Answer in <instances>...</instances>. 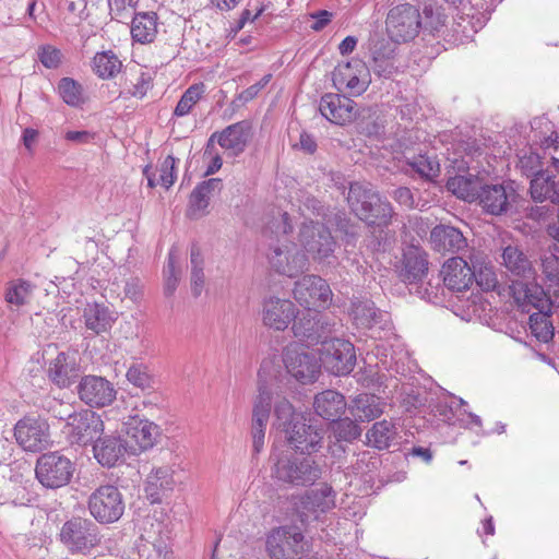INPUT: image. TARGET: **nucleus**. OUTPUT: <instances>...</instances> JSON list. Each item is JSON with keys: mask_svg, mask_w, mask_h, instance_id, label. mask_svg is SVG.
<instances>
[{"mask_svg": "<svg viewBox=\"0 0 559 559\" xmlns=\"http://www.w3.org/2000/svg\"><path fill=\"white\" fill-rule=\"evenodd\" d=\"M139 0H108L111 16L122 23H128V20L136 12Z\"/></svg>", "mask_w": 559, "mask_h": 559, "instance_id": "obj_57", "label": "nucleus"}, {"mask_svg": "<svg viewBox=\"0 0 559 559\" xmlns=\"http://www.w3.org/2000/svg\"><path fill=\"white\" fill-rule=\"evenodd\" d=\"M159 435V428L147 419H134L128 424L126 444L133 453L151 449Z\"/></svg>", "mask_w": 559, "mask_h": 559, "instance_id": "obj_28", "label": "nucleus"}, {"mask_svg": "<svg viewBox=\"0 0 559 559\" xmlns=\"http://www.w3.org/2000/svg\"><path fill=\"white\" fill-rule=\"evenodd\" d=\"M335 507V491L328 484L311 489L301 498L300 519L307 522L311 516L318 519L319 514L325 513Z\"/></svg>", "mask_w": 559, "mask_h": 559, "instance_id": "obj_24", "label": "nucleus"}, {"mask_svg": "<svg viewBox=\"0 0 559 559\" xmlns=\"http://www.w3.org/2000/svg\"><path fill=\"white\" fill-rule=\"evenodd\" d=\"M428 271L427 253L419 247L409 246L403 252L400 276L406 283L421 281Z\"/></svg>", "mask_w": 559, "mask_h": 559, "instance_id": "obj_31", "label": "nucleus"}, {"mask_svg": "<svg viewBox=\"0 0 559 559\" xmlns=\"http://www.w3.org/2000/svg\"><path fill=\"white\" fill-rule=\"evenodd\" d=\"M60 419L67 418L63 432L70 443L86 445L96 441L104 430V423L96 413L85 409L80 413L58 415Z\"/></svg>", "mask_w": 559, "mask_h": 559, "instance_id": "obj_11", "label": "nucleus"}, {"mask_svg": "<svg viewBox=\"0 0 559 559\" xmlns=\"http://www.w3.org/2000/svg\"><path fill=\"white\" fill-rule=\"evenodd\" d=\"M445 186L448 191L468 202L478 200L484 187L483 180L472 174L450 177Z\"/></svg>", "mask_w": 559, "mask_h": 559, "instance_id": "obj_38", "label": "nucleus"}, {"mask_svg": "<svg viewBox=\"0 0 559 559\" xmlns=\"http://www.w3.org/2000/svg\"><path fill=\"white\" fill-rule=\"evenodd\" d=\"M35 285L29 281L17 278L8 283L4 299L8 304L22 307L29 302Z\"/></svg>", "mask_w": 559, "mask_h": 559, "instance_id": "obj_43", "label": "nucleus"}, {"mask_svg": "<svg viewBox=\"0 0 559 559\" xmlns=\"http://www.w3.org/2000/svg\"><path fill=\"white\" fill-rule=\"evenodd\" d=\"M532 308L535 313L551 312L552 302L543 287L537 284H526V313H531Z\"/></svg>", "mask_w": 559, "mask_h": 559, "instance_id": "obj_49", "label": "nucleus"}, {"mask_svg": "<svg viewBox=\"0 0 559 559\" xmlns=\"http://www.w3.org/2000/svg\"><path fill=\"white\" fill-rule=\"evenodd\" d=\"M84 323L87 330L99 335L109 331L114 323V318L109 309L99 304H87L83 311Z\"/></svg>", "mask_w": 559, "mask_h": 559, "instance_id": "obj_40", "label": "nucleus"}, {"mask_svg": "<svg viewBox=\"0 0 559 559\" xmlns=\"http://www.w3.org/2000/svg\"><path fill=\"white\" fill-rule=\"evenodd\" d=\"M396 44L391 39L382 38L371 46V69L378 76L388 79L396 72L394 64Z\"/></svg>", "mask_w": 559, "mask_h": 559, "instance_id": "obj_30", "label": "nucleus"}, {"mask_svg": "<svg viewBox=\"0 0 559 559\" xmlns=\"http://www.w3.org/2000/svg\"><path fill=\"white\" fill-rule=\"evenodd\" d=\"M130 20V33L134 41L139 44H150L154 41L158 27V16L156 12H135Z\"/></svg>", "mask_w": 559, "mask_h": 559, "instance_id": "obj_36", "label": "nucleus"}, {"mask_svg": "<svg viewBox=\"0 0 559 559\" xmlns=\"http://www.w3.org/2000/svg\"><path fill=\"white\" fill-rule=\"evenodd\" d=\"M347 403L344 395L334 390H325L314 396L313 408L325 420L335 421L345 413Z\"/></svg>", "mask_w": 559, "mask_h": 559, "instance_id": "obj_33", "label": "nucleus"}, {"mask_svg": "<svg viewBox=\"0 0 559 559\" xmlns=\"http://www.w3.org/2000/svg\"><path fill=\"white\" fill-rule=\"evenodd\" d=\"M38 59L45 68L57 69L62 61V53L58 48L45 45L38 49Z\"/></svg>", "mask_w": 559, "mask_h": 559, "instance_id": "obj_61", "label": "nucleus"}, {"mask_svg": "<svg viewBox=\"0 0 559 559\" xmlns=\"http://www.w3.org/2000/svg\"><path fill=\"white\" fill-rule=\"evenodd\" d=\"M532 132H533V145L532 150H534L535 145H538L544 152L547 150L554 148L555 151L558 148V135L555 131L554 124L548 118L539 117L535 118L531 122ZM542 156L537 152L532 151L531 156L526 158V169H534L535 166L539 165V159Z\"/></svg>", "mask_w": 559, "mask_h": 559, "instance_id": "obj_25", "label": "nucleus"}, {"mask_svg": "<svg viewBox=\"0 0 559 559\" xmlns=\"http://www.w3.org/2000/svg\"><path fill=\"white\" fill-rule=\"evenodd\" d=\"M332 81L337 91L359 96L367 91L371 82L370 69L361 59L353 58L335 67Z\"/></svg>", "mask_w": 559, "mask_h": 559, "instance_id": "obj_12", "label": "nucleus"}, {"mask_svg": "<svg viewBox=\"0 0 559 559\" xmlns=\"http://www.w3.org/2000/svg\"><path fill=\"white\" fill-rule=\"evenodd\" d=\"M441 274L444 285L451 290L463 292L474 282L472 265L461 257L447 260L442 265Z\"/></svg>", "mask_w": 559, "mask_h": 559, "instance_id": "obj_27", "label": "nucleus"}, {"mask_svg": "<svg viewBox=\"0 0 559 559\" xmlns=\"http://www.w3.org/2000/svg\"><path fill=\"white\" fill-rule=\"evenodd\" d=\"M74 465L60 452H48L40 455L36 463L35 474L38 481L47 488H60L72 478Z\"/></svg>", "mask_w": 559, "mask_h": 559, "instance_id": "obj_10", "label": "nucleus"}, {"mask_svg": "<svg viewBox=\"0 0 559 559\" xmlns=\"http://www.w3.org/2000/svg\"><path fill=\"white\" fill-rule=\"evenodd\" d=\"M266 552L272 559H299L308 551V543L299 527L284 525L266 536Z\"/></svg>", "mask_w": 559, "mask_h": 559, "instance_id": "obj_5", "label": "nucleus"}, {"mask_svg": "<svg viewBox=\"0 0 559 559\" xmlns=\"http://www.w3.org/2000/svg\"><path fill=\"white\" fill-rule=\"evenodd\" d=\"M258 391L259 393L253 402L252 421L258 423L260 426V423L267 424L269 421L272 394L265 385L261 384Z\"/></svg>", "mask_w": 559, "mask_h": 559, "instance_id": "obj_51", "label": "nucleus"}, {"mask_svg": "<svg viewBox=\"0 0 559 559\" xmlns=\"http://www.w3.org/2000/svg\"><path fill=\"white\" fill-rule=\"evenodd\" d=\"M272 74H265L259 82L243 90L239 95L238 99L242 103H248L255 98L258 94L271 81Z\"/></svg>", "mask_w": 559, "mask_h": 559, "instance_id": "obj_62", "label": "nucleus"}, {"mask_svg": "<svg viewBox=\"0 0 559 559\" xmlns=\"http://www.w3.org/2000/svg\"><path fill=\"white\" fill-rule=\"evenodd\" d=\"M272 476L289 485H312L321 477V467L308 457L282 456L276 460Z\"/></svg>", "mask_w": 559, "mask_h": 559, "instance_id": "obj_6", "label": "nucleus"}, {"mask_svg": "<svg viewBox=\"0 0 559 559\" xmlns=\"http://www.w3.org/2000/svg\"><path fill=\"white\" fill-rule=\"evenodd\" d=\"M222 180L219 178H211L199 183L191 192L189 199L188 215L191 218L203 216L210 204L211 197L221 191Z\"/></svg>", "mask_w": 559, "mask_h": 559, "instance_id": "obj_34", "label": "nucleus"}, {"mask_svg": "<svg viewBox=\"0 0 559 559\" xmlns=\"http://www.w3.org/2000/svg\"><path fill=\"white\" fill-rule=\"evenodd\" d=\"M299 240L304 249L318 263L331 264L334 259L336 241L330 229L321 223H304L299 231Z\"/></svg>", "mask_w": 559, "mask_h": 559, "instance_id": "obj_7", "label": "nucleus"}, {"mask_svg": "<svg viewBox=\"0 0 559 559\" xmlns=\"http://www.w3.org/2000/svg\"><path fill=\"white\" fill-rule=\"evenodd\" d=\"M397 436V430L391 420H380L372 425L367 432L369 444L378 450L388 449Z\"/></svg>", "mask_w": 559, "mask_h": 559, "instance_id": "obj_42", "label": "nucleus"}, {"mask_svg": "<svg viewBox=\"0 0 559 559\" xmlns=\"http://www.w3.org/2000/svg\"><path fill=\"white\" fill-rule=\"evenodd\" d=\"M319 353L322 366L334 376H346L356 365L355 347L352 342L344 338H325Z\"/></svg>", "mask_w": 559, "mask_h": 559, "instance_id": "obj_8", "label": "nucleus"}, {"mask_svg": "<svg viewBox=\"0 0 559 559\" xmlns=\"http://www.w3.org/2000/svg\"><path fill=\"white\" fill-rule=\"evenodd\" d=\"M421 17V29L427 31L430 34L440 33L445 25L447 16L440 9L433 8L432 5H426L424 8Z\"/></svg>", "mask_w": 559, "mask_h": 559, "instance_id": "obj_55", "label": "nucleus"}, {"mask_svg": "<svg viewBox=\"0 0 559 559\" xmlns=\"http://www.w3.org/2000/svg\"><path fill=\"white\" fill-rule=\"evenodd\" d=\"M152 87V79L148 73L142 72L133 84L131 95L138 98H143L148 90Z\"/></svg>", "mask_w": 559, "mask_h": 559, "instance_id": "obj_64", "label": "nucleus"}, {"mask_svg": "<svg viewBox=\"0 0 559 559\" xmlns=\"http://www.w3.org/2000/svg\"><path fill=\"white\" fill-rule=\"evenodd\" d=\"M93 451L100 465L112 467L123 456L127 444L119 437L99 436L93 445Z\"/></svg>", "mask_w": 559, "mask_h": 559, "instance_id": "obj_35", "label": "nucleus"}, {"mask_svg": "<svg viewBox=\"0 0 559 559\" xmlns=\"http://www.w3.org/2000/svg\"><path fill=\"white\" fill-rule=\"evenodd\" d=\"M319 109L325 119L338 126L353 122L358 115L357 104L353 99L332 93L321 97Z\"/></svg>", "mask_w": 559, "mask_h": 559, "instance_id": "obj_22", "label": "nucleus"}, {"mask_svg": "<svg viewBox=\"0 0 559 559\" xmlns=\"http://www.w3.org/2000/svg\"><path fill=\"white\" fill-rule=\"evenodd\" d=\"M333 423V432L338 440L350 442L361 435L360 427L350 418H338Z\"/></svg>", "mask_w": 559, "mask_h": 559, "instance_id": "obj_56", "label": "nucleus"}, {"mask_svg": "<svg viewBox=\"0 0 559 559\" xmlns=\"http://www.w3.org/2000/svg\"><path fill=\"white\" fill-rule=\"evenodd\" d=\"M191 262V292L199 297L203 290L205 276L203 272L204 259L198 245H192L190 250Z\"/></svg>", "mask_w": 559, "mask_h": 559, "instance_id": "obj_45", "label": "nucleus"}, {"mask_svg": "<svg viewBox=\"0 0 559 559\" xmlns=\"http://www.w3.org/2000/svg\"><path fill=\"white\" fill-rule=\"evenodd\" d=\"M88 510L97 522L103 524L114 523L124 512L122 493L114 485L99 486L88 498Z\"/></svg>", "mask_w": 559, "mask_h": 559, "instance_id": "obj_9", "label": "nucleus"}, {"mask_svg": "<svg viewBox=\"0 0 559 559\" xmlns=\"http://www.w3.org/2000/svg\"><path fill=\"white\" fill-rule=\"evenodd\" d=\"M298 308L286 298L269 296L263 298L260 317L262 324L273 331L283 332L297 318Z\"/></svg>", "mask_w": 559, "mask_h": 559, "instance_id": "obj_14", "label": "nucleus"}, {"mask_svg": "<svg viewBox=\"0 0 559 559\" xmlns=\"http://www.w3.org/2000/svg\"><path fill=\"white\" fill-rule=\"evenodd\" d=\"M122 67L116 53L111 50L97 52L93 58V70L100 79H111L116 76Z\"/></svg>", "mask_w": 559, "mask_h": 559, "instance_id": "obj_44", "label": "nucleus"}, {"mask_svg": "<svg viewBox=\"0 0 559 559\" xmlns=\"http://www.w3.org/2000/svg\"><path fill=\"white\" fill-rule=\"evenodd\" d=\"M59 540L71 555H90L102 543L99 527L90 519L72 516L59 533Z\"/></svg>", "mask_w": 559, "mask_h": 559, "instance_id": "obj_2", "label": "nucleus"}, {"mask_svg": "<svg viewBox=\"0 0 559 559\" xmlns=\"http://www.w3.org/2000/svg\"><path fill=\"white\" fill-rule=\"evenodd\" d=\"M271 266L281 275L296 277L307 270L308 259L293 242L274 247L269 254Z\"/></svg>", "mask_w": 559, "mask_h": 559, "instance_id": "obj_18", "label": "nucleus"}, {"mask_svg": "<svg viewBox=\"0 0 559 559\" xmlns=\"http://www.w3.org/2000/svg\"><path fill=\"white\" fill-rule=\"evenodd\" d=\"M478 200L487 213L499 215L507 211L509 194L503 185H484Z\"/></svg>", "mask_w": 559, "mask_h": 559, "instance_id": "obj_41", "label": "nucleus"}, {"mask_svg": "<svg viewBox=\"0 0 559 559\" xmlns=\"http://www.w3.org/2000/svg\"><path fill=\"white\" fill-rule=\"evenodd\" d=\"M472 272L474 275V281L481 290L490 292L496 289L498 285V278L491 264L484 261L472 260Z\"/></svg>", "mask_w": 559, "mask_h": 559, "instance_id": "obj_47", "label": "nucleus"}, {"mask_svg": "<svg viewBox=\"0 0 559 559\" xmlns=\"http://www.w3.org/2000/svg\"><path fill=\"white\" fill-rule=\"evenodd\" d=\"M411 168L416 171L420 177L426 179H433L440 173V165L436 157L428 155H418L413 157L407 163Z\"/></svg>", "mask_w": 559, "mask_h": 559, "instance_id": "obj_53", "label": "nucleus"}, {"mask_svg": "<svg viewBox=\"0 0 559 559\" xmlns=\"http://www.w3.org/2000/svg\"><path fill=\"white\" fill-rule=\"evenodd\" d=\"M204 93V85L193 84L186 90L174 110V116L183 117L190 114L192 108L201 99Z\"/></svg>", "mask_w": 559, "mask_h": 559, "instance_id": "obj_52", "label": "nucleus"}, {"mask_svg": "<svg viewBox=\"0 0 559 559\" xmlns=\"http://www.w3.org/2000/svg\"><path fill=\"white\" fill-rule=\"evenodd\" d=\"M177 257L175 249L168 253L167 266L165 269V294L171 296L179 283L180 271L176 267Z\"/></svg>", "mask_w": 559, "mask_h": 559, "instance_id": "obj_58", "label": "nucleus"}, {"mask_svg": "<svg viewBox=\"0 0 559 559\" xmlns=\"http://www.w3.org/2000/svg\"><path fill=\"white\" fill-rule=\"evenodd\" d=\"M283 360L287 372L301 383H312L319 377L321 365L318 359L297 345L285 348Z\"/></svg>", "mask_w": 559, "mask_h": 559, "instance_id": "obj_17", "label": "nucleus"}, {"mask_svg": "<svg viewBox=\"0 0 559 559\" xmlns=\"http://www.w3.org/2000/svg\"><path fill=\"white\" fill-rule=\"evenodd\" d=\"M48 379L59 389H68L80 377V365L74 353L60 352L49 360Z\"/></svg>", "mask_w": 559, "mask_h": 559, "instance_id": "obj_23", "label": "nucleus"}, {"mask_svg": "<svg viewBox=\"0 0 559 559\" xmlns=\"http://www.w3.org/2000/svg\"><path fill=\"white\" fill-rule=\"evenodd\" d=\"M296 301L304 307L326 308L331 305L333 293L325 280L318 275H305L297 282L293 289Z\"/></svg>", "mask_w": 559, "mask_h": 559, "instance_id": "obj_13", "label": "nucleus"}, {"mask_svg": "<svg viewBox=\"0 0 559 559\" xmlns=\"http://www.w3.org/2000/svg\"><path fill=\"white\" fill-rule=\"evenodd\" d=\"M274 413L276 416L277 427L284 431L292 427L295 421H300L304 417L294 411L293 405L286 399L276 402Z\"/></svg>", "mask_w": 559, "mask_h": 559, "instance_id": "obj_54", "label": "nucleus"}, {"mask_svg": "<svg viewBox=\"0 0 559 559\" xmlns=\"http://www.w3.org/2000/svg\"><path fill=\"white\" fill-rule=\"evenodd\" d=\"M178 162L179 159L168 155L160 165L158 183L165 189H169L177 178L176 164Z\"/></svg>", "mask_w": 559, "mask_h": 559, "instance_id": "obj_60", "label": "nucleus"}, {"mask_svg": "<svg viewBox=\"0 0 559 559\" xmlns=\"http://www.w3.org/2000/svg\"><path fill=\"white\" fill-rule=\"evenodd\" d=\"M127 380L134 386L145 391L155 385V377L151 368L143 362H133L127 370Z\"/></svg>", "mask_w": 559, "mask_h": 559, "instance_id": "obj_46", "label": "nucleus"}, {"mask_svg": "<svg viewBox=\"0 0 559 559\" xmlns=\"http://www.w3.org/2000/svg\"><path fill=\"white\" fill-rule=\"evenodd\" d=\"M174 471L169 466L153 468L145 481V493L151 503H160L175 489Z\"/></svg>", "mask_w": 559, "mask_h": 559, "instance_id": "obj_29", "label": "nucleus"}, {"mask_svg": "<svg viewBox=\"0 0 559 559\" xmlns=\"http://www.w3.org/2000/svg\"><path fill=\"white\" fill-rule=\"evenodd\" d=\"M79 399L90 407L102 408L110 405L117 395L115 385L104 377L87 374L76 386Z\"/></svg>", "mask_w": 559, "mask_h": 559, "instance_id": "obj_15", "label": "nucleus"}, {"mask_svg": "<svg viewBox=\"0 0 559 559\" xmlns=\"http://www.w3.org/2000/svg\"><path fill=\"white\" fill-rule=\"evenodd\" d=\"M250 129V123L242 120L226 127L221 132H214L207 140L204 155L211 154L214 141L217 140L222 148L233 156H238L247 146Z\"/></svg>", "mask_w": 559, "mask_h": 559, "instance_id": "obj_20", "label": "nucleus"}, {"mask_svg": "<svg viewBox=\"0 0 559 559\" xmlns=\"http://www.w3.org/2000/svg\"><path fill=\"white\" fill-rule=\"evenodd\" d=\"M430 242L438 252H460L467 247L462 231L448 225H437L430 231Z\"/></svg>", "mask_w": 559, "mask_h": 559, "instance_id": "obj_32", "label": "nucleus"}, {"mask_svg": "<svg viewBox=\"0 0 559 559\" xmlns=\"http://www.w3.org/2000/svg\"><path fill=\"white\" fill-rule=\"evenodd\" d=\"M265 423H260V426L258 423L252 421L251 425V436H252V449L254 454H259L264 447V440H265Z\"/></svg>", "mask_w": 559, "mask_h": 559, "instance_id": "obj_63", "label": "nucleus"}, {"mask_svg": "<svg viewBox=\"0 0 559 559\" xmlns=\"http://www.w3.org/2000/svg\"><path fill=\"white\" fill-rule=\"evenodd\" d=\"M423 26L420 11L404 3L391 8L385 19V32L393 43H408L418 36Z\"/></svg>", "mask_w": 559, "mask_h": 559, "instance_id": "obj_4", "label": "nucleus"}, {"mask_svg": "<svg viewBox=\"0 0 559 559\" xmlns=\"http://www.w3.org/2000/svg\"><path fill=\"white\" fill-rule=\"evenodd\" d=\"M466 404L467 403L463 399H457L456 402L453 401L451 404L440 403L437 406V411L445 423L449 425H456L459 421H463V418L460 417V413H462L461 407Z\"/></svg>", "mask_w": 559, "mask_h": 559, "instance_id": "obj_59", "label": "nucleus"}, {"mask_svg": "<svg viewBox=\"0 0 559 559\" xmlns=\"http://www.w3.org/2000/svg\"><path fill=\"white\" fill-rule=\"evenodd\" d=\"M58 93L63 102L72 107H79L84 103L83 88L80 83L71 78H63L58 84Z\"/></svg>", "mask_w": 559, "mask_h": 559, "instance_id": "obj_50", "label": "nucleus"}, {"mask_svg": "<svg viewBox=\"0 0 559 559\" xmlns=\"http://www.w3.org/2000/svg\"><path fill=\"white\" fill-rule=\"evenodd\" d=\"M292 330L294 336L307 346L321 344L331 333L330 324L323 320L321 314L312 312L311 309H307L300 316L297 314Z\"/></svg>", "mask_w": 559, "mask_h": 559, "instance_id": "obj_19", "label": "nucleus"}, {"mask_svg": "<svg viewBox=\"0 0 559 559\" xmlns=\"http://www.w3.org/2000/svg\"><path fill=\"white\" fill-rule=\"evenodd\" d=\"M531 197L536 202L549 200L559 204V181L546 171H537L531 180Z\"/></svg>", "mask_w": 559, "mask_h": 559, "instance_id": "obj_39", "label": "nucleus"}, {"mask_svg": "<svg viewBox=\"0 0 559 559\" xmlns=\"http://www.w3.org/2000/svg\"><path fill=\"white\" fill-rule=\"evenodd\" d=\"M385 403L374 394L362 393L355 396L349 406V413L356 420L370 421L378 418L384 411Z\"/></svg>", "mask_w": 559, "mask_h": 559, "instance_id": "obj_37", "label": "nucleus"}, {"mask_svg": "<svg viewBox=\"0 0 559 559\" xmlns=\"http://www.w3.org/2000/svg\"><path fill=\"white\" fill-rule=\"evenodd\" d=\"M348 316L358 329H367L374 338H384L392 333L393 324L386 311L380 310L368 298L353 297Z\"/></svg>", "mask_w": 559, "mask_h": 559, "instance_id": "obj_3", "label": "nucleus"}, {"mask_svg": "<svg viewBox=\"0 0 559 559\" xmlns=\"http://www.w3.org/2000/svg\"><path fill=\"white\" fill-rule=\"evenodd\" d=\"M289 444L301 453H311L318 451L323 439L322 431L307 425L305 419L295 421L294 425L285 430Z\"/></svg>", "mask_w": 559, "mask_h": 559, "instance_id": "obj_26", "label": "nucleus"}, {"mask_svg": "<svg viewBox=\"0 0 559 559\" xmlns=\"http://www.w3.org/2000/svg\"><path fill=\"white\" fill-rule=\"evenodd\" d=\"M14 436L24 450L38 452L49 443V427L43 420L24 418L16 423Z\"/></svg>", "mask_w": 559, "mask_h": 559, "instance_id": "obj_21", "label": "nucleus"}, {"mask_svg": "<svg viewBox=\"0 0 559 559\" xmlns=\"http://www.w3.org/2000/svg\"><path fill=\"white\" fill-rule=\"evenodd\" d=\"M502 261L506 269L516 278L510 280L506 294L513 299L519 317L524 314V253L518 246L503 249Z\"/></svg>", "mask_w": 559, "mask_h": 559, "instance_id": "obj_16", "label": "nucleus"}, {"mask_svg": "<svg viewBox=\"0 0 559 559\" xmlns=\"http://www.w3.org/2000/svg\"><path fill=\"white\" fill-rule=\"evenodd\" d=\"M352 211L370 226L386 227L394 215L392 205L370 183L352 182L347 195Z\"/></svg>", "mask_w": 559, "mask_h": 559, "instance_id": "obj_1", "label": "nucleus"}, {"mask_svg": "<svg viewBox=\"0 0 559 559\" xmlns=\"http://www.w3.org/2000/svg\"><path fill=\"white\" fill-rule=\"evenodd\" d=\"M551 312L530 313V329L533 336L542 342L549 343L554 338V326L550 321Z\"/></svg>", "mask_w": 559, "mask_h": 559, "instance_id": "obj_48", "label": "nucleus"}]
</instances>
